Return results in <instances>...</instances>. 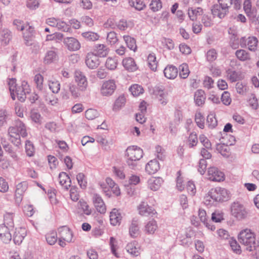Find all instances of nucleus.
<instances>
[{"label": "nucleus", "mask_w": 259, "mask_h": 259, "mask_svg": "<svg viewBox=\"0 0 259 259\" xmlns=\"http://www.w3.org/2000/svg\"><path fill=\"white\" fill-rule=\"evenodd\" d=\"M99 116L98 111L94 109H89L85 112V116L89 120H93Z\"/></svg>", "instance_id": "51"}, {"label": "nucleus", "mask_w": 259, "mask_h": 259, "mask_svg": "<svg viewBox=\"0 0 259 259\" xmlns=\"http://www.w3.org/2000/svg\"><path fill=\"white\" fill-rule=\"evenodd\" d=\"M179 75L181 78L185 79L188 77L190 73V71L187 64L184 63L181 65L179 66Z\"/></svg>", "instance_id": "44"}, {"label": "nucleus", "mask_w": 259, "mask_h": 259, "mask_svg": "<svg viewBox=\"0 0 259 259\" xmlns=\"http://www.w3.org/2000/svg\"><path fill=\"white\" fill-rule=\"evenodd\" d=\"M46 239L48 243L51 245L55 244L57 241V235L55 232L48 233L46 236Z\"/></svg>", "instance_id": "52"}, {"label": "nucleus", "mask_w": 259, "mask_h": 259, "mask_svg": "<svg viewBox=\"0 0 259 259\" xmlns=\"http://www.w3.org/2000/svg\"><path fill=\"white\" fill-rule=\"evenodd\" d=\"M127 251L131 254L137 256L140 254V248L136 241L129 243L126 246Z\"/></svg>", "instance_id": "32"}, {"label": "nucleus", "mask_w": 259, "mask_h": 259, "mask_svg": "<svg viewBox=\"0 0 259 259\" xmlns=\"http://www.w3.org/2000/svg\"><path fill=\"white\" fill-rule=\"evenodd\" d=\"M58 58L57 53L55 49L48 51L44 58V63L46 64H49L57 60Z\"/></svg>", "instance_id": "29"}, {"label": "nucleus", "mask_w": 259, "mask_h": 259, "mask_svg": "<svg viewBox=\"0 0 259 259\" xmlns=\"http://www.w3.org/2000/svg\"><path fill=\"white\" fill-rule=\"evenodd\" d=\"M92 200L97 211L100 213H105L106 211V206L101 196L98 194L94 193Z\"/></svg>", "instance_id": "12"}, {"label": "nucleus", "mask_w": 259, "mask_h": 259, "mask_svg": "<svg viewBox=\"0 0 259 259\" xmlns=\"http://www.w3.org/2000/svg\"><path fill=\"white\" fill-rule=\"evenodd\" d=\"M243 5L244 10L247 15L249 17L251 15H252V13L254 12L253 10H252L251 1L250 0H245Z\"/></svg>", "instance_id": "60"}, {"label": "nucleus", "mask_w": 259, "mask_h": 259, "mask_svg": "<svg viewBox=\"0 0 259 259\" xmlns=\"http://www.w3.org/2000/svg\"><path fill=\"white\" fill-rule=\"evenodd\" d=\"M121 218V214L118 209L114 208L112 210L110 214V221L112 225L116 226L119 224Z\"/></svg>", "instance_id": "31"}, {"label": "nucleus", "mask_w": 259, "mask_h": 259, "mask_svg": "<svg viewBox=\"0 0 259 259\" xmlns=\"http://www.w3.org/2000/svg\"><path fill=\"white\" fill-rule=\"evenodd\" d=\"M130 91L134 96H138L144 92V89L142 86L137 84L132 85Z\"/></svg>", "instance_id": "47"}, {"label": "nucleus", "mask_w": 259, "mask_h": 259, "mask_svg": "<svg viewBox=\"0 0 259 259\" xmlns=\"http://www.w3.org/2000/svg\"><path fill=\"white\" fill-rule=\"evenodd\" d=\"M236 58L241 62L250 61L251 59L250 54L245 50L239 49L235 52Z\"/></svg>", "instance_id": "27"}, {"label": "nucleus", "mask_w": 259, "mask_h": 259, "mask_svg": "<svg viewBox=\"0 0 259 259\" xmlns=\"http://www.w3.org/2000/svg\"><path fill=\"white\" fill-rule=\"evenodd\" d=\"M139 224L138 219L134 218L132 220L129 226V234L133 238H136L140 235Z\"/></svg>", "instance_id": "22"}, {"label": "nucleus", "mask_w": 259, "mask_h": 259, "mask_svg": "<svg viewBox=\"0 0 259 259\" xmlns=\"http://www.w3.org/2000/svg\"><path fill=\"white\" fill-rule=\"evenodd\" d=\"M158 226L157 222L154 220L149 221L145 226V231L149 234H153L157 229Z\"/></svg>", "instance_id": "36"}, {"label": "nucleus", "mask_w": 259, "mask_h": 259, "mask_svg": "<svg viewBox=\"0 0 259 259\" xmlns=\"http://www.w3.org/2000/svg\"><path fill=\"white\" fill-rule=\"evenodd\" d=\"M125 103V98L123 96H119L115 101L113 107L114 111H117L120 110L123 106H124Z\"/></svg>", "instance_id": "45"}, {"label": "nucleus", "mask_w": 259, "mask_h": 259, "mask_svg": "<svg viewBox=\"0 0 259 259\" xmlns=\"http://www.w3.org/2000/svg\"><path fill=\"white\" fill-rule=\"evenodd\" d=\"M48 85L49 89L53 93L57 94L60 90V84L55 79H49L48 80Z\"/></svg>", "instance_id": "41"}, {"label": "nucleus", "mask_w": 259, "mask_h": 259, "mask_svg": "<svg viewBox=\"0 0 259 259\" xmlns=\"http://www.w3.org/2000/svg\"><path fill=\"white\" fill-rule=\"evenodd\" d=\"M139 214L142 216L153 217L157 212L152 206H149L146 202H142L138 206Z\"/></svg>", "instance_id": "13"}, {"label": "nucleus", "mask_w": 259, "mask_h": 259, "mask_svg": "<svg viewBox=\"0 0 259 259\" xmlns=\"http://www.w3.org/2000/svg\"><path fill=\"white\" fill-rule=\"evenodd\" d=\"M203 13V9L200 7H198L196 9L189 8L188 12L189 17L190 20L193 21L197 19L198 16L202 15Z\"/></svg>", "instance_id": "33"}, {"label": "nucleus", "mask_w": 259, "mask_h": 259, "mask_svg": "<svg viewBox=\"0 0 259 259\" xmlns=\"http://www.w3.org/2000/svg\"><path fill=\"white\" fill-rule=\"evenodd\" d=\"M228 7H223L221 5H214L211 9V13L214 17H218L222 19L228 13Z\"/></svg>", "instance_id": "16"}, {"label": "nucleus", "mask_w": 259, "mask_h": 259, "mask_svg": "<svg viewBox=\"0 0 259 259\" xmlns=\"http://www.w3.org/2000/svg\"><path fill=\"white\" fill-rule=\"evenodd\" d=\"M163 183V180L159 177H152L148 181V187L153 191L158 190Z\"/></svg>", "instance_id": "24"}, {"label": "nucleus", "mask_w": 259, "mask_h": 259, "mask_svg": "<svg viewBox=\"0 0 259 259\" xmlns=\"http://www.w3.org/2000/svg\"><path fill=\"white\" fill-rule=\"evenodd\" d=\"M59 184L63 186L65 190H68L71 186V182L69 177L65 172H61L58 177Z\"/></svg>", "instance_id": "25"}, {"label": "nucleus", "mask_w": 259, "mask_h": 259, "mask_svg": "<svg viewBox=\"0 0 259 259\" xmlns=\"http://www.w3.org/2000/svg\"><path fill=\"white\" fill-rule=\"evenodd\" d=\"M198 215L200 218V221L205 225L206 227L208 228V229H210L211 231H213L215 230V227L213 225H211L209 224L207 222V218H206V211L204 209H199L198 211Z\"/></svg>", "instance_id": "37"}, {"label": "nucleus", "mask_w": 259, "mask_h": 259, "mask_svg": "<svg viewBox=\"0 0 259 259\" xmlns=\"http://www.w3.org/2000/svg\"><path fill=\"white\" fill-rule=\"evenodd\" d=\"M30 91L27 82L23 80L21 81V84L17 87L15 90V98L17 97L18 100L21 102H24L26 98V95L30 93Z\"/></svg>", "instance_id": "6"}, {"label": "nucleus", "mask_w": 259, "mask_h": 259, "mask_svg": "<svg viewBox=\"0 0 259 259\" xmlns=\"http://www.w3.org/2000/svg\"><path fill=\"white\" fill-rule=\"evenodd\" d=\"M59 237L63 239L67 242H70L72 241V233L69 228L66 226H62L58 229Z\"/></svg>", "instance_id": "19"}, {"label": "nucleus", "mask_w": 259, "mask_h": 259, "mask_svg": "<svg viewBox=\"0 0 259 259\" xmlns=\"http://www.w3.org/2000/svg\"><path fill=\"white\" fill-rule=\"evenodd\" d=\"M129 4L130 6L139 11L143 10L145 7V5L142 0H129Z\"/></svg>", "instance_id": "49"}, {"label": "nucleus", "mask_w": 259, "mask_h": 259, "mask_svg": "<svg viewBox=\"0 0 259 259\" xmlns=\"http://www.w3.org/2000/svg\"><path fill=\"white\" fill-rule=\"evenodd\" d=\"M239 242L245 246L246 249L249 251L254 250L258 246L255 235L250 229L246 228L241 230L238 235Z\"/></svg>", "instance_id": "1"}, {"label": "nucleus", "mask_w": 259, "mask_h": 259, "mask_svg": "<svg viewBox=\"0 0 259 259\" xmlns=\"http://www.w3.org/2000/svg\"><path fill=\"white\" fill-rule=\"evenodd\" d=\"M116 88L114 80H109L104 82L101 89V93L103 96H108L111 95Z\"/></svg>", "instance_id": "11"}, {"label": "nucleus", "mask_w": 259, "mask_h": 259, "mask_svg": "<svg viewBox=\"0 0 259 259\" xmlns=\"http://www.w3.org/2000/svg\"><path fill=\"white\" fill-rule=\"evenodd\" d=\"M163 73L165 77L169 79H173L178 75V69L173 65H168L165 68Z\"/></svg>", "instance_id": "28"}, {"label": "nucleus", "mask_w": 259, "mask_h": 259, "mask_svg": "<svg viewBox=\"0 0 259 259\" xmlns=\"http://www.w3.org/2000/svg\"><path fill=\"white\" fill-rule=\"evenodd\" d=\"M207 178L211 181L221 182L224 180V174L215 167L208 168Z\"/></svg>", "instance_id": "10"}, {"label": "nucleus", "mask_w": 259, "mask_h": 259, "mask_svg": "<svg viewBox=\"0 0 259 259\" xmlns=\"http://www.w3.org/2000/svg\"><path fill=\"white\" fill-rule=\"evenodd\" d=\"M63 44L70 51H76L80 48V44L74 37H67L63 39Z\"/></svg>", "instance_id": "14"}, {"label": "nucleus", "mask_w": 259, "mask_h": 259, "mask_svg": "<svg viewBox=\"0 0 259 259\" xmlns=\"http://www.w3.org/2000/svg\"><path fill=\"white\" fill-rule=\"evenodd\" d=\"M77 207L78 209L82 210V212L85 215H89L92 213V210L87 202L83 200H80L77 204Z\"/></svg>", "instance_id": "39"}, {"label": "nucleus", "mask_w": 259, "mask_h": 259, "mask_svg": "<svg viewBox=\"0 0 259 259\" xmlns=\"http://www.w3.org/2000/svg\"><path fill=\"white\" fill-rule=\"evenodd\" d=\"M229 244L232 250L237 253L240 254L241 252L240 246L236 240L231 239L229 240Z\"/></svg>", "instance_id": "62"}, {"label": "nucleus", "mask_w": 259, "mask_h": 259, "mask_svg": "<svg viewBox=\"0 0 259 259\" xmlns=\"http://www.w3.org/2000/svg\"><path fill=\"white\" fill-rule=\"evenodd\" d=\"M206 123L210 128H213L217 125L218 121L215 116L211 114L207 116Z\"/></svg>", "instance_id": "54"}, {"label": "nucleus", "mask_w": 259, "mask_h": 259, "mask_svg": "<svg viewBox=\"0 0 259 259\" xmlns=\"http://www.w3.org/2000/svg\"><path fill=\"white\" fill-rule=\"evenodd\" d=\"M231 213L237 220H242L247 217L248 212L243 205L234 202L231 205Z\"/></svg>", "instance_id": "4"}, {"label": "nucleus", "mask_w": 259, "mask_h": 259, "mask_svg": "<svg viewBox=\"0 0 259 259\" xmlns=\"http://www.w3.org/2000/svg\"><path fill=\"white\" fill-rule=\"evenodd\" d=\"M69 90L73 98H77L80 96L79 91H80L79 88H77L76 85L69 84Z\"/></svg>", "instance_id": "58"}, {"label": "nucleus", "mask_w": 259, "mask_h": 259, "mask_svg": "<svg viewBox=\"0 0 259 259\" xmlns=\"http://www.w3.org/2000/svg\"><path fill=\"white\" fill-rule=\"evenodd\" d=\"M126 155L127 158L139 160L143 156V151L141 148L137 146H131L126 149Z\"/></svg>", "instance_id": "8"}, {"label": "nucleus", "mask_w": 259, "mask_h": 259, "mask_svg": "<svg viewBox=\"0 0 259 259\" xmlns=\"http://www.w3.org/2000/svg\"><path fill=\"white\" fill-rule=\"evenodd\" d=\"M10 91L11 92V97L13 100H15V95L14 94L15 90L16 88L18 87L16 84V80L15 78H12L10 79L9 83Z\"/></svg>", "instance_id": "57"}, {"label": "nucleus", "mask_w": 259, "mask_h": 259, "mask_svg": "<svg viewBox=\"0 0 259 259\" xmlns=\"http://www.w3.org/2000/svg\"><path fill=\"white\" fill-rule=\"evenodd\" d=\"M230 198L227 190L221 187L211 189L204 197V203L206 205H211L215 202L225 201Z\"/></svg>", "instance_id": "2"}, {"label": "nucleus", "mask_w": 259, "mask_h": 259, "mask_svg": "<svg viewBox=\"0 0 259 259\" xmlns=\"http://www.w3.org/2000/svg\"><path fill=\"white\" fill-rule=\"evenodd\" d=\"M123 39L126 44L127 47L130 50L135 52L137 47L135 38L128 35H124L123 36Z\"/></svg>", "instance_id": "40"}, {"label": "nucleus", "mask_w": 259, "mask_h": 259, "mask_svg": "<svg viewBox=\"0 0 259 259\" xmlns=\"http://www.w3.org/2000/svg\"><path fill=\"white\" fill-rule=\"evenodd\" d=\"M152 94L162 105H165L168 102L167 93L164 92L162 87H155L153 90Z\"/></svg>", "instance_id": "9"}, {"label": "nucleus", "mask_w": 259, "mask_h": 259, "mask_svg": "<svg viewBox=\"0 0 259 259\" xmlns=\"http://www.w3.org/2000/svg\"><path fill=\"white\" fill-rule=\"evenodd\" d=\"M159 164L158 162L155 160H150L145 166L146 171L149 175L156 173L159 169Z\"/></svg>", "instance_id": "26"}, {"label": "nucleus", "mask_w": 259, "mask_h": 259, "mask_svg": "<svg viewBox=\"0 0 259 259\" xmlns=\"http://www.w3.org/2000/svg\"><path fill=\"white\" fill-rule=\"evenodd\" d=\"M122 65L125 69L129 71H135L137 69V65L133 58L128 57L124 59Z\"/></svg>", "instance_id": "30"}, {"label": "nucleus", "mask_w": 259, "mask_h": 259, "mask_svg": "<svg viewBox=\"0 0 259 259\" xmlns=\"http://www.w3.org/2000/svg\"><path fill=\"white\" fill-rule=\"evenodd\" d=\"M76 179L80 187L83 189H85L87 187V182L84 175L81 172L78 174L76 176Z\"/></svg>", "instance_id": "50"}, {"label": "nucleus", "mask_w": 259, "mask_h": 259, "mask_svg": "<svg viewBox=\"0 0 259 259\" xmlns=\"http://www.w3.org/2000/svg\"><path fill=\"white\" fill-rule=\"evenodd\" d=\"M118 64V60L116 57H108L106 61V67L111 70H115Z\"/></svg>", "instance_id": "42"}, {"label": "nucleus", "mask_w": 259, "mask_h": 259, "mask_svg": "<svg viewBox=\"0 0 259 259\" xmlns=\"http://www.w3.org/2000/svg\"><path fill=\"white\" fill-rule=\"evenodd\" d=\"M85 64L90 69L97 68L100 64L98 57L93 53H88L85 59Z\"/></svg>", "instance_id": "17"}, {"label": "nucleus", "mask_w": 259, "mask_h": 259, "mask_svg": "<svg viewBox=\"0 0 259 259\" xmlns=\"http://www.w3.org/2000/svg\"><path fill=\"white\" fill-rule=\"evenodd\" d=\"M30 118L31 120L36 123L40 124L41 116L39 112L36 109H32L30 112Z\"/></svg>", "instance_id": "48"}, {"label": "nucleus", "mask_w": 259, "mask_h": 259, "mask_svg": "<svg viewBox=\"0 0 259 259\" xmlns=\"http://www.w3.org/2000/svg\"><path fill=\"white\" fill-rule=\"evenodd\" d=\"M193 234L192 230L188 228L184 230L181 231L178 236V238L182 245L188 246L192 243L191 237Z\"/></svg>", "instance_id": "7"}, {"label": "nucleus", "mask_w": 259, "mask_h": 259, "mask_svg": "<svg viewBox=\"0 0 259 259\" xmlns=\"http://www.w3.org/2000/svg\"><path fill=\"white\" fill-rule=\"evenodd\" d=\"M81 36L88 41H96L99 39L100 35L96 32L93 31H87L83 32Z\"/></svg>", "instance_id": "43"}, {"label": "nucleus", "mask_w": 259, "mask_h": 259, "mask_svg": "<svg viewBox=\"0 0 259 259\" xmlns=\"http://www.w3.org/2000/svg\"><path fill=\"white\" fill-rule=\"evenodd\" d=\"M26 231L24 228L16 229L13 235V240L16 244H20L26 236Z\"/></svg>", "instance_id": "23"}, {"label": "nucleus", "mask_w": 259, "mask_h": 259, "mask_svg": "<svg viewBox=\"0 0 259 259\" xmlns=\"http://www.w3.org/2000/svg\"><path fill=\"white\" fill-rule=\"evenodd\" d=\"M75 80L80 91H84L88 87V81L85 76L79 71L75 72Z\"/></svg>", "instance_id": "15"}, {"label": "nucleus", "mask_w": 259, "mask_h": 259, "mask_svg": "<svg viewBox=\"0 0 259 259\" xmlns=\"http://www.w3.org/2000/svg\"><path fill=\"white\" fill-rule=\"evenodd\" d=\"M25 151L27 156L31 157L34 153V148L33 144L29 140L25 142Z\"/></svg>", "instance_id": "53"}, {"label": "nucleus", "mask_w": 259, "mask_h": 259, "mask_svg": "<svg viewBox=\"0 0 259 259\" xmlns=\"http://www.w3.org/2000/svg\"><path fill=\"white\" fill-rule=\"evenodd\" d=\"M3 147L5 150L8 152L10 156L15 160H18V156L15 152L13 150L12 146L9 144H3Z\"/></svg>", "instance_id": "61"}, {"label": "nucleus", "mask_w": 259, "mask_h": 259, "mask_svg": "<svg viewBox=\"0 0 259 259\" xmlns=\"http://www.w3.org/2000/svg\"><path fill=\"white\" fill-rule=\"evenodd\" d=\"M13 215V213H6L4 215V223L3 225L8 226L9 228H13L14 227Z\"/></svg>", "instance_id": "46"}, {"label": "nucleus", "mask_w": 259, "mask_h": 259, "mask_svg": "<svg viewBox=\"0 0 259 259\" xmlns=\"http://www.w3.org/2000/svg\"><path fill=\"white\" fill-rule=\"evenodd\" d=\"M9 140L15 145L18 146L20 144V137L27 136L25 124L20 120H16L15 125L9 127L8 130Z\"/></svg>", "instance_id": "3"}, {"label": "nucleus", "mask_w": 259, "mask_h": 259, "mask_svg": "<svg viewBox=\"0 0 259 259\" xmlns=\"http://www.w3.org/2000/svg\"><path fill=\"white\" fill-rule=\"evenodd\" d=\"M211 220L215 222H220L224 220L223 213L220 211L217 210L211 214Z\"/></svg>", "instance_id": "63"}, {"label": "nucleus", "mask_w": 259, "mask_h": 259, "mask_svg": "<svg viewBox=\"0 0 259 259\" xmlns=\"http://www.w3.org/2000/svg\"><path fill=\"white\" fill-rule=\"evenodd\" d=\"M107 41L111 45L115 44L118 41L116 33L114 31L109 32L107 36Z\"/></svg>", "instance_id": "59"}, {"label": "nucleus", "mask_w": 259, "mask_h": 259, "mask_svg": "<svg viewBox=\"0 0 259 259\" xmlns=\"http://www.w3.org/2000/svg\"><path fill=\"white\" fill-rule=\"evenodd\" d=\"M148 64L151 70L155 71L157 69L158 62L154 53L150 54L147 58Z\"/></svg>", "instance_id": "38"}, {"label": "nucleus", "mask_w": 259, "mask_h": 259, "mask_svg": "<svg viewBox=\"0 0 259 259\" xmlns=\"http://www.w3.org/2000/svg\"><path fill=\"white\" fill-rule=\"evenodd\" d=\"M12 38V33L10 30L4 28L0 31V41L2 45H7L11 40Z\"/></svg>", "instance_id": "21"}, {"label": "nucleus", "mask_w": 259, "mask_h": 259, "mask_svg": "<svg viewBox=\"0 0 259 259\" xmlns=\"http://www.w3.org/2000/svg\"><path fill=\"white\" fill-rule=\"evenodd\" d=\"M34 81L37 89L39 90H41L43 88V76L39 73L36 74L34 78Z\"/></svg>", "instance_id": "55"}, {"label": "nucleus", "mask_w": 259, "mask_h": 259, "mask_svg": "<svg viewBox=\"0 0 259 259\" xmlns=\"http://www.w3.org/2000/svg\"><path fill=\"white\" fill-rule=\"evenodd\" d=\"M26 31L23 33V37L25 40V44L27 46H30L33 44V38L34 36V28L31 26L27 25Z\"/></svg>", "instance_id": "18"}, {"label": "nucleus", "mask_w": 259, "mask_h": 259, "mask_svg": "<svg viewBox=\"0 0 259 259\" xmlns=\"http://www.w3.org/2000/svg\"><path fill=\"white\" fill-rule=\"evenodd\" d=\"M248 105L253 109H256L258 107V101L255 95L251 94L248 100Z\"/></svg>", "instance_id": "64"}, {"label": "nucleus", "mask_w": 259, "mask_h": 259, "mask_svg": "<svg viewBox=\"0 0 259 259\" xmlns=\"http://www.w3.org/2000/svg\"><path fill=\"white\" fill-rule=\"evenodd\" d=\"M110 246L111 250L112 253L116 257H119V255L118 253L116 252V249L118 248L117 246V240L113 237H110Z\"/></svg>", "instance_id": "56"}, {"label": "nucleus", "mask_w": 259, "mask_h": 259, "mask_svg": "<svg viewBox=\"0 0 259 259\" xmlns=\"http://www.w3.org/2000/svg\"><path fill=\"white\" fill-rule=\"evenodd\" d=\"M95 48V51L96 53V55H97L98 57L99 56L100 57H105L108 55L109 53V50L105 45H97Z\"/></svg>", "instance_id": "35"}, {"label": "nucleus", "mask_w": 259, "mask_h": 259, "mask_svg": "<svg viewBox=\"0 0 259 259\" xmlns=\"http://www.w3.org/2000/svg\"><path fill=\"white\" fill-rule=\"evenodd\" d=\"M194 100L196 104L198 106L203 105L205 100V95L204 92L202 90H197L194 94Z\"/></svg>", "instance_id": "34"}, {"label": "nucleus", "mask_w": 259, "mask_h": 259, "mask_svg": "<svg viewBox=\"0 0 259 259\" xmlns=\"http://www.w3.org/2000/svg\"><path fill=\"white\" fill-rule=\"evenodd\" d=\"M258 40V39L253 36L248 37H242L239 43L241 48H247L251 52H255L257 49Z\"/></svg>", "instance_id": "5"}, {"label": "nucleus", "mask_w": 259, "mask_h": 259, "mask_svg": "<svg viewBox=\"0 0 259 259\" xmlns=\"http://www.w3.org/2000/svg\"><path fill=\"white\" fill-rule=\"evenodd\" d=\"M10 228L5 225H2L0 226V238L4 243H7L11 241L12 235L10 232Z\"/></svg>", "instance_id": "20"}]
</instances>
